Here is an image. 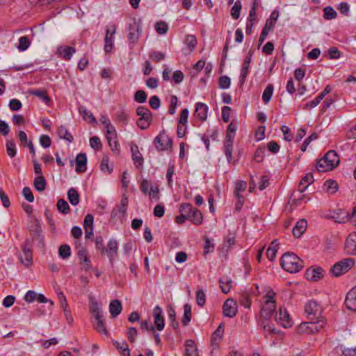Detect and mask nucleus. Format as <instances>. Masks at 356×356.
<instances>
[{
	"label": "nucleus",
	"mask_w": 356,
	"mask_h": 356,
	"mask_svg": "<svg viewBox=\"0 0 356 356\" xmlns=\"http://www.w3.org/2000/svg\"><path fill=\"white\" fill-rule=\"evenodd\" d=\"M147 94L143 90H137L134 95V100L140 104L144 103L147 100Z\"/></svg>",
	"instance_id": "6e6d98bb"
},
{
	"label": "nucleus",
	"mask_w": 356,
	"mask_h": 356,
	"mask_svg": "<svg viewBox=\"0 0 356 356\" xmlns=\"http://www.w3.org/2000/svg\"><path fill=\"white\" fill-rule=\"evenodd\" d=\"M276 320L285 328L290 327L292 325L291 318L285 308H280L279 315L278 316H276Z\"/></svg>",
	"instance_id": "9b49d317"
},
{
	"label": "nucleus",
	"mask_w": 356,
	"mask_h": 356,
	"mask_svg": "<svg viewBox=\"0 0 356 356\" xmlns=\"http://www.w3.org/2000/svg\"><path fill=\"white\" fill-rule=\"evenodd\" d=\"M185 44L189 48L190 51H193L197 44L196 37L193 35H187L185 38Z\"/></svg>",
	"instance_id": "603ef678"
},
{
	"label": "nucleus",
	"mask_w": 356,
	"mask_h": 356,
	"mask_svg": "<svg viewBox=\"0 0 356 356\" xmlns=\"http://www.w3.org/2000/svg\"><path fill=\"white\" fill-rule=\"evenodd\" d=\"M355 264L353 258H346L337 262L331 268L330 273L334 277L346 273Z\"/></svg>",
	"instance_id": "0eeeda50"
},
{
	"label": "nucleus",
	"mask_w": 356,
	"mask_h": 356,
	"mask_svg": "<svg viewBox=\"0 0 356 356\" xmlns=\"http://www.w3.org/2000/svg\"><path fill=\"white\" fill-rule=\"evenodd\" d=\"M177 104H178L177 97L176 95H172L170 97V108L168 110V113L170 115H174L175 113Z\"/></svg>",
	"instance_id": "e2e57ef3"
},
{
	"label": "nucleus",
	"mask_w": 356,
	"mask_h": 356,
	"mask_svg": "<svg viewBox=\"0 0 356 356\" xmlns=\"http://www.w3.org/2000/svg\"><path fill=\"white\" fill-rule=\"evenodd\" d=\"M277 241L275 240L271 242L270 245L268 248L266 250V257L270 261H273L275 258L276 253H277Z\"/></svg>",
	"instance_id": "4c0bfd02"
},
{
	"label": "nucleus",
	"mask_w": 356,
	"mask_h": 356,
	"mask_svg": "<svg viewBox=\"0 0 356 356\" xmlns=\"http://www.w3.org/2000/svg\"><path fill=\"white\" fill-rule=\"evenodd\" d=\"M208 106L203 103L199 102L196 104L195 115L200 120L204 121L207 118Z\"/></svg>",
	"instance_id": "393cba45"
},
{
	"label": "nucleus",
	"mask_w": 356,
	"mask_h": 356,
	"mask_svg": "<svg viewBox=\"0 0 356 356\" xmlns=\"http://www.w3.org/2000/svg\"><path fill=\"white\" fill-rule=\"evenodd\" d=\"M111 138H112L111 140V142L109 143L108 141V145L110 146L111 150L115 153L118 154L120 152V145L118 143V141L117 140V134L116 131H115V135L113 137L111 136Z\"/></svg>",
	"instance_id": "5fc2aeb1"
},
{
	"label": "nucleus",
	"mask_w": 356,
	"mask_h": 356,
	"mask_svg": "<svg viewBox=\"0 0 356 356\" xmlns=\"http://www.w3.org/2000/svg\"><path fill=\"white\" fill-rule=\"evenodd\" d=\"M307 226V222L305 219L299 220L293 228V234L295 237L299 238L305 232Z\"/></svg>",
	"instance_id": "4be33fe9"
},
{
	"label": "nucleus",
	"mask_w": 356,
	"mask_h": 356,
	"mask_svg": "<svg viewBox=\"0 0 356 356\" xmlns=\"http://www.w3.org/2000/svg\"><path fill=\"white\" fill-rule=\"evenodd\" d=\"M33 185L35 188L40 192L45 190L47 186V181L43 176H38L34 179Z\"/></svg>",
	"instance_id": "c9c22d12"
},
{
	"label": "nucleus",
	"mask_w": 356,
	"mask_h": 356,
	"mask_svg": "<svg viewBox=\"0 0 356 356\" xmlns=\"http://www.w3.org/2000/svg\"><path fill=\"white\" fill-rule=\"evenodd\" d=\"M323 17L325 19L330 20L337 17V13L331 6H327L323 9Z\"/></svg>",
	"instance_id": "3c124183"
},
{
	"label": "nucleus",
	"mask_w": 356,
	"mask_h": 356,
	"mask_svg": "<svg viewBox=\"0 0 356 356\" xmlns=\"http://www.w3.org/2000/svg\"><path fill=\"white\" fill-rule=\"evenodd\" d=\"M191 204L189 203H183L179 207V212L181 213L180 216H176V222L177 224L184 223L187 218V214L189 211H191Z\"/></svg>",
	"instance_id": "6ab92c4d"
},
{
	"label": "nucleus",
	"mask_w": 356,
	"mask_h": 356,
	"mask_svg": "<svg viewBox=\"0 0 356 356\" xmlns=\"http://www.w3.org/2000/svg\"><path fill=\"white\" fill-rule=\"evenodd\" d=\"M122 305L121 302L118 300L111 301L109 304V312L112 318H116L122 312Z\"/></svg>",
	"instance_id": "5701e85b"
},
{
	"label": "nucleus",
	"mask_w": 356,
	"mask_h": 356,
	"mask_svg": "<svg viewBox=\"0 0 356 356\" xmlns=\"http://www.w3.org/2000/svg\"><path fill=\"white\" fill-rule=\"evenodd\" d=\"M102 123L105 125V128L106 129V139H107V141H108L109 143L111 142V139L112 138H111V136L112 137H113V136L115 135V127L111 124V122L109 120V119L108 118H106V116H102L101 119H100Z\"/></svg>",
	"instance_id": "b1692460"
},
{
	"label": "nucleus",
	"mask_w": 356,
	"mask_h": 356,
	"mask_svg": "<svg viewBox=\"0 0 356 356\" xmlns=\"http://www.w3.org/2000/svg\"><path fill=\"white\" fill-rule=\"evenodd\" d=\"M127 207H123L122 205L118 206L117 209H113L111 211V217L112 219L118 218L121 221L123 220L124 216L127 214Z\"/></svg>",
	"instance_id": "473e14b6"
},
{
	"label": "nucleus",
	"mask_w": 356,
	"mask_h": 356,
	"mask_svg": "<svg viewBox=\"0 0 356 356\" xmlns=\"http://www.w3.org/2000/svg\"><path fill=\"white\" fill-rule=\"evenodd\" d=\"M93 326L97 332L107 334L103 315L94 317Z\"/></svg>",
	"instance_id": "c756f323"
},
{
	"label": "nucleus",
	"mask_w": 356,
	"mask_h": 356,
	"mask_svg": "<svg viewBox=\"0 0 356 356\" xmlns=\"http://www.w3.org/2000/svg\"><path fill=\"white\" fill-rule=\"evenodd\" d=\"M104 51L106 53H109L112 51L114 46V36L109 35V31L106 33L104 38Z\"/></svg>",
	"instance_id": "58836bf2"
},
{
	"label": "nucleus",
	"mask_w": 356,
	"mask_h": 356,
	"mask_svg": "<svg viewBox=\"0 0 356 356\" xmlns=\"http://www.w3.org/2000/svg\"><path fill=\"white\" fill-rule=\"evenodd\" d=\"M152 316L154 318V324H152L148 321H143L140 324V329L143 332H152L155 331H162L165 327V320L163 315L162 308L156 305L152 312Z\"/></svg>",
	"instance_id": "7ed1b4c3"
},
{
	"label": "nucleus",
	"mask_w": 356,
	"mask_h": 356,
	"mask_svg": "<svg viewBox=\"0 0 356 356\" xmlns=\"http://www.w3.org/2000/svg\"><path fill=\"white\" fill-rule=\"evenodd\" d=\"M140 24L137 22H134L132 24H129L128 39L133 44H135L139 38L140 34Z\"/></svg>",
	"instance_id": "ddd939ff"
},
{
	"label": "nucleus",
	"mask_w": 356,
	"mask_h": 356,
	"mask_svg": "<svg viewBox=\"0 0 356 356\" xmlns=\"http://www.w3.org/2000/svg\"><path fill=\"white\" fill-rule=\"evenodd\" d=\"M155 147L158 151H164L171 147L172 145V140L166 136L165 140L163 139L161 141V135L157 136L154 140Z\"/></svg>",
	"instance_id": "f3484780"
},
{
	"label": "nucleus",
	"mask_w": 356,
	"mask_h": 356,
	"mask_svg": "<svg viewBox=\"0 0 356 356\" xmlns=\"http://www.w3.org/2000/svg\"><path fill=\"white\" fill-rule=\"evenodd\" d=\"M247 187V184L244 181H239L236 183L235 190H234V195L240 196L241 195L240 193L245 191Z\"/></svg>",
	"instance_id": "13d9d810"
},
{
	"label": "nucleus",
	"mask_w": 356,
	"mask_h": 356,
	"mask_svg": "<svg viewBox=\"0 0 356 356\" xmlns=\"http://www.w3.org/2000/svg\"><path fill=\"white\" fill-rule=\"evenodd\" d=\"M79 112L85 120H89L92 123H97V120L93 115L85 106H80L79 107Z\"/></svg>",
	"instance_id": "a19ab883"
},
{
	"label": "nucleus",
	"mask_w": 356,
	"mask_h": 356,
	"mask_svg": "<svg viewBox=\"0 0 356 356\" xmlns=\"http://www.w3.org/2000/svg\"><path fill=\"white\" fill-rule=\"evenodd\" d=\"M345 304L348 309L356 311V286L347 293Z\"/></svg>",
	"instance_id": "4468645a"
},
{
	"label": "nucleus",
	"mask_w": 356,
	"mask_h": 356,
	"mask_svg": "<svg viewBox=\"0 0 356 356\" xmlns=\"http://www.w3.org/2000/svg\"><path fill=\"white\" fill-rule=\"evenodd\" d=\"M345 248L348 254H356V232L349 234L345 243Z\"/></svg>",
	"instance_id": "a211bd4d"
},
{
	"label": "nucleus",
	"mask_w": 356,
	"mask_h": 356,
	"mask_svg": "<svg viewBox=\"0 0 356 356\" xmlns=\"http://www.w3.org/2000/svg\"><path fill=\"white\" fill-rule=\"evenodd\" d=\"M265 155V148L264 147H258L254 155V159L257 162H261L264 160Z\"/></svg>",
	"instance_id": "69168bd1"
},
{
	"label": "nucleus",
	"mask_w": 356,
	"mask_h": 356,
	"mask_svg": "<svg viewBox=\"0 0 356 356\" xmlns=\"http://www.w3.org/2000/svg\"><path fill=\"white\" fill-rule=\"evenodd\" d=\"M186 356H198L197 348L194 341L189 339L185 343Z\"/></svg>",
	"instance_id": "cd10ccee"
},
{
	"label": "nucleus",
	"mask_w": 356,
	"mask_h": 356,
	"mask_svg": "<svg viewBox=\"0 0 356 356\" xmlns=\"http://www.w3.org/2000/svg\"><path fill=\"white\" fill-rule=\"evenodd\" d=\"M314 181L313 175L312 173H307L302 178L300 184L298 186V191L300 193H303L306 188Z\"/></svg>",
	"instance_id": "c85d7f7f"
},
{
	"label": "nucleus",
	"mask_w": 356,
	"mask_h": 356,
	"mask_svg": "<svg viewBox=\"0 0 356 356\" xmlns=\"http://www.w3.org/2000/svg\"><path fill=\"white\" fill-rule=\"evenodd\" d=\"M67 198L70 202L73 205L76 206L79 203V194L76 190L71 188L67 191Z\"/></svg>",
	"instance_id": "e433bc0d"
},
{
	"label": "nucleus",
	"mask_w": 356,
	"mask_h": 356,
	"mask_svg": "<svg viewBox=\"0 0 356 356\" xmlns=\"http://www.w3.org/2000/svg\"><path fill=\"white\" fill-rule=\"evenodd\" d=\"M29 231L31 238H26L21 245L25 260L22 259L21 254L19 256V260L26 267H29L33 264L32 243H37L39 247H43L44 245V237L42 235V228L38 220L31 227Z\"/></svg>",
	"instance_id": "f257e3e1"
},
{
	"label": "nucleus",
	"mask_w": 356,
	"mask_h": 356,
	"mask_svg": "<svg viewBox=\"0 0 356 356\" xmlns=\"http://www.w3.org/2000/svg\"><path fill=\"white\" fill-rule=\"evenodd\" d=\"M76 172H84L86 170L87 158L84 153H79L76 157Z\"/></svg>",
	"instance_id": "412c9836"
},
{
	"label": "nucleus",
	"mask_w": 356,
	"mask_h": 356,
	"mask_svg": "<svg viewBox=\"0 0 356 356\" xmlns=\"http://www.w3.org/2000/svg\"><path fill=\"white\" fill-rule=\"evenodd\" d=\"M131 152L134 164L138 169L141 170L143 168L144 159L136 144L132 143L131 145Z\"/></svg>",
	"instance_id": "f8f14e48"
},
{
	"label": "nucleus",
	"mask_w": 356,
	"mask_h": 356,
	"mask_svg": "<svg viewBox=\"0 0 356 356\" xmlns=\"http://www.w3.org/2000/svg\"><path fill=\"white\" fill-rule=\"evenodd\" d=\"M166 311H167L168 317V320L170 321V325L175 330H177L179 324V322L176 319V312H175L174 307L172 305H169L167 306Z\"/></svg>",
	"instance_id": "a878e982"
},
{
	"label": "nucleus",
	"mask_w": 356,
	"mask_h": 356,
	"mask_svg": "<svg viewBox=\"0 0 356 356\" xmlns=\"http://www.w3.org/2000/svg\"><path fill=\"white\" fill-rule=\"evenodd\" d=\"M29 95L39 97L46 104H49L51 102V98L49 97L45 90H29Z\"/></svg>",
	"instance_id": "7c9ffc66"
},
{
	"label": "nucleus",
	"mask_w": 356,
	"mask_h": 356,
	"mask_svg": "<svg viewBox=\"0 0 356 356\" xmlns=\"http://www.w3.org/2000/svg\"><path fill=\"white\" fill-rule=\"evenodd\" d=\"M77 256L81 264H83L85 262L90 263V259L88 256V253L85 248L80 247L79 248Z\"/></svg>",
	"instance_id": "49530a36"
},
{
	"label": "nucleus",
	"mask_w": 356,
	"mask_h": 356,
	"mask_svg": "<svg viewBox=\"0 0 356 356\" xmlns=\"http://www.w3.org/2000/svg\"><path fill=\"white\" fill-rule=\"evenodd\" d=\"M118 242L114 238H111L106 245V247H104L103 251L101 252V254H106L109 263L111 266H113L115 258L118 256Z\"/></svg>",
	"instance_id": "6e6552de"
},
{
	"label": "nucleus",
	"mask_w": 356,
	"mask_h": 356,
	"mask_svg": "<svg viewBox=\"0 0 356 356\" xmlns=\"http://www.w3.org/2000/svg\"><path fill=\"white\" fill-rule=\"evenodd\" d=\"M76 53V49L73 47L60 46L57 48L56 54L63 57L65 60H70L73 54Z\"/></svg>",
	"instance_id": "2eb2a0df"
},
{
	"label": "nucleus",
	"mask_w": 356,
	"mask_h": 356,
	"mask_svg": "<svg viewBox=\"0 0 356 356\" xmlns=\"http://www.w3.org/2000/svg\"><path fill=\"white\" fill-rule=\"evenodd\" d=\"M275 296V293L272 289H269L266 295L263 298L264 303L260 311V317L262 318V321L259 322V325L263 327L264 332L269 334H279V332H275L272 325L266 321L272 317L276 309Z\"/></svg>",
	"instance_id": "f03ea898"
},
{
	"label": "nucleus",
	"mask_w": 356,
	"mask_h": 356,
	"mask_svg": "<svg viewBox=\"0 0 356 356\" xmlns=\"http://www.w3.org/2000/svg\"><path fill=\"white\" fill-rule=\"evenodd\" d=\"M189 111L187 108H184L181 111L178 122L179 124L186 125L188 122Z\"/></svg>",
	"instance_id": "774afa93"
},
{
	"label": "nucleus",
	"mask_w": 356,
	"mask_h": 356,
	"mask_svg": "<svg viewBox=\"0 0 356 356\" xmlns=\"http://www.w3.org/2000/svg\"><path fill=\"white\" fill-rule=\"evenodd\" d=\"M191 307L189 304H185L184 305V315L181 318V323L184 326H186L188 325L189 322L191 320Z\"/></svg>",
	"instance_id": "f704fd0d"
},
{
	"label": "nucleus",
	"mask_w": 356,
	"mask_h": 356,
	"mask_svg": "<svg viewBox=\"0 0 356 356\" xmlns=\"http://www.w3.org/2000/svg\"><path fill=\"white\" fill-rule=\"evenodd\" d=\"M56 207L58 210L63 214H67L70 211L69 204L64 199H59L57 202Z\"/></svg>",
	"instance_id": "de8ad7c7"
},
{
	"label": "nucleus",
	"mask_w": 356,
	"mask_h": 356,
	"mask_svg": "<svg viewBox=\"0 0 356 356\" xmlns=\"http://www.w3.org/2000/svg\"><path fill=\"white\" fill-rule=\"evenodd\" d=\"M113 344L118 350L122 352V356H130L129 346L125 341H113Z\"/></svg>",
	"instance_id": "72a5a7b5"
},
{
	"label": "nucleus",
	"mask_w": 356,
	"mask_h": 356,
	"mask_svg": "<svg viewBox=\"0 0 356 356\" xmlns=\"http://www.w3.org/2000/svg\"><path fill=\"white\" fill-rule=\"evenodd\" d=\"M89 309L93 317L102 315V310L98 302L93 297L89 298Z\"/></svg>",
	"instance_id": "bb28decb"
},
{
	"label": "nucleus",
	"mask_w": 356,
	"mask_h": 356,
	"mask_svg": "<svg viewBox=\"0 0 356 356\" xmlns=\"http://www.w3.org/2000/svg\"><path fill=\"white\" fill-rule=\"evenodd\" d=\"M223 314L229 318L236 316L237 312V305L233 299H227L225 301L222 306Z\"/></svg>",
	"instance_id": "9d476101"
},
{
	"label": "nucleus",
	"mask_w": 356,
	"mask_h": 356,
	"mask_svg": "<svg viewBox=\"0 0 356 356\" xmlns=\"http://www.w3.org/2000/svg\"><path fill=\"white\" fill-rule=\"evenodd\" d=\"M232 151H233V144H229V143L224 144L225 154L226 156L227 162L229 164H234L235 163V161L233 159V157H232Z\"/></svg>",
	"instance_id": "a18cd8bd"
},
{
	"label": "nucleus",
	"mask_w": 356,
	"mask_h": 356,
	"mask_svg": "<svg viewBox=\"0 0 356 356\" xmlns=\"http://www.w3.org/2000/svg\"><path fill=\"white\" fill-rule=\"evenodd\" d=\"M323 308L320 304L314 300L308 301L305 306V312L310 320H314L321 315Z\"/></svg>",
	"instance_id": "1a4fd4ad"
},
{
	"label": "nucleus",
	"mask_w": 356,
	"mask_h": 356,
	"mask_svg": "<svg viewBox=\"0 0 356 356\" xmlns=\"http://www.w3.org/2000/svg\"><path fill=\"white\" fill-rule=\"evenodd\" d=\"M136 114L140 116V119L152 120V114L147 107L138 106L136 109Z\"/></svg>",
	"instance_id": "2f4dec72"
},
{
	"label": "nucleus",
	"mask_w": 356,
	"mask_h": 356,
	"mask_svg": "<svg viewBox=\"0 0 356 356\" xmlns=\"http://www.w3.org/2000/svg\"><path fill=\"white\" fill-rule=\"evenodd\" d=\"M206 301L205 293L202 289H199L196 292V302L199 306L204 305Z\"/></svg>",
	"instance_id": "680f3d73"
},
{
	"label": "nucleus",
	"mask_w": 356,
	"mask_h": 356,
	"mask_svg": "<svg viewBox=\"0 0 356 356\" xmlns=\"http://www.w3.org/2000/svg\"><path fill=\"white\" fill-rule=\"evenodd\" d=\"M274 87L272 84H268L262 94V99L265 104H268L273 95Z\"/></svg>",
	"instance_id": "c03bdc74"
},
{
	"label": "nucleus",
	"mask_w": 356,
	"mask_h": 356,
	"mask_svg": "<svg viewBox=\"0 0 356 356\" xmlns=\"http://www.w3.org/2000/svg\"><path fill=\"white\" fill-rule=\"evenodd\" d=\"M155 29L159 34H165L168 30V24L164 22H158L155 24Z\"/></svg>",
	"instance_id": "4d7b16f0"
},
{
	"label": "nucleus",
	"mask_w": 356,
	"mask_h": 356,
	"mask_svg": "<svg viewBox=\"0 0 356 356\" xmlns=\"http://www.w3.org/2000/svg\"><path fill=\"white\" fill-rule=\"evenodd\" d=\"M58 254L63 259H67L71 254L70 245L67 244L61 245L58 248Z\"/></svg>",
	"instance_id": "8fccbe9b"
},
{
	"label": "nucleus",
	"mask_w": 356,
	"mask_h": 356,
	"mask_svg": "<svg viewBox=\"0 0 356 356\" xmlns=\"http://www.w3.org/2000/svg\"><path fill=\"white\" fill-rule=\"evenodd\" d=\"M191 211L187 214L188 220H191L193 224L199 225L202 222V214L200 211L191 205Z\"/></svg>",
	"instance_id": "aec40b11"
},
{
	"label": "nucleus",
	"mask_w": 356,
	"mask_h": 356,
	"mask_svg": "<svg viewBox=\"0 0 356 356\" xmlns=\"http://www.w3.org/2000/svg\"><path fill=\"white\" fill-rule=\"evenodd\" d=\"M100 168L102 171H107L108 174H110L113 171V168L110 167L108 165V157L107 156H104L103 157L100 164Z\"/></svg>",
	"instance_id": "052dcab7"
},
{
	"label": "nucleus",
	"mask_w": 356,
	"mask_h": 356,
	"mask_svg": "<svg viewBox=\"0 0 356 356\" xmlns=\"http://www.w3.org/2000/svg\"><path fill=\"white\" fill-rule=\"evenodd\" d=\"M30 46V40L28 36H22L19 39L18 49L21 51L26 50Z\"/></svg>",
	"instance_id": "864d4df0"
},
{
	"label": "nucleus",
	"mask_w": 356,
	"mask_h": 356,
	"mask_svg": "<svg viewBox=\"0 0 356 356\" xmlns=\"http://www.w3.org/2000/svg\"><path fill=\"white\" fill-rule=\"evenodd\" d=\"M306 277L312 281H316L323 277L324 270L321 267L310 268L306 270Z\"/></svg>",
	"instance_id": "dca6fc26"
},
{
	"label": "nucleus",
	"mask_w": 356,
	"mask_h": 356,
	"mask_svg": "<svg viewBox=\"0 0 356 356\" xmlns=\"http://www.w3.org/2000/svg\"><path fill=\"white\" fill-rule=\"evenodd\" d=\"M242 4L241 0H236L231 9V15L233 19H237L240 17Z\"/></svg>",
	"instance_id": "37998d69"
},
{
	"label": "nucleus",
	"mask_w": 356,
	"mask_h": 356,
	"mask_svg": "<svg viewBox=\"0 0 356 356\" xmlns=\"http://www.w3.org/2000/svg\"><path fill=\"white\" fill-rule=\"evenodd\" d=\"M218 83L221 89H227L230 86L231 80L227 76H222L220 77Z\"/></svg>",
	"instance_id": "338daca9"
},
{
	"label": "nucleus",
	"mask_w": 356,
	"mask_h": 356,
	"mask_svg": "<svg viewBox=\"0 0 356 356\" xmlns=\"http://www.w3.org/2000/svg\"><path fill=\"white\" fill-rule=\"evenodd\" d=\"M58 134L60 138L65 139L69 142H72L74 140L73 136L64 126H60L58 129Z\"/></svg>",
	"instance_id": "ea45409f"
},
{
	"label": "nucleus",
	"mask_w": 356,
	"mask_h": 356,
	"mask_svg": "<svg viewBox=\"0 0 356 356\" xmlns=\"http://www.w3.org/2000/svg\"><path fill=\"white\" fill-rule=\"evenodd\" d=\"M282 268L291 273H297L303 267V261L292 252H285L280 259Z\"/></svg>",
	"instance_id": "39448f33"
},
{
	"label": "nucleus",
	"mask_w": 356,
	"mask_h": 356,
	"mask_svg": "<svg viewBox=\"0 0 356 356\" xmlns=\"http://www.w3.org/2000/svg\"><path fill=\"white\" fill-rule=\"evenodd\" d=\"M339 163V156L334 150L328 151L323 158L318 160L316 169L319 172H326L332 170Z\"/></svg>",
	"instance_id": "423d86ee"
},
{
	"label": "nucleus",
	"mask_w": 356,
	"mask_h": 356,
	"mask_svg": "<svg viewBox=\"0 0 356 356\" xmlns=\"http://www.w3.org/2000/svg\"><path fill=\"white\" fill-rule=\"evenodd\" d=\"M325 186L327 188V191L330 193H334L338 188L337 182L331 179L326 181Z\"/></svg>",
	"instance_id": "bf43d9fd"
},
{
	"label": "nucleus",
	"mask_w": 356,
	"mask_h": 356,
	"mask_svg": "<svg viewBox=\"0 0 356 356\" xmlns=\"http://www.w3.org/2000/svg\"><path fill=\"white\" fill-rule=\"evenodd\" d=\"M250 65H242V68L241 70L240 75V84L241 86L243 85L245 81L246 77L249 73Z\"/></svg>",
	"instance_id": "0e129e2a"
},
{
	"label": "nucleus",
	"mask_w": 356,
	"mask_h": 356,
	"mask_svg": "<svg viewBox=\"0 0 356 356\" xmlns=\"http://www.w3.org/2000/svg\"><path fill=\"white\" fill-rule=\"evenodd\" d=\"M222 292L227 293L232 288V280L227 277H222L219 280Z\"/></svg>",
	"instance_id": "79ce46f5"
},
{
	"label": "nucleus",
	"mask_w": 356,
	"mask_h": 356,
	"mask_svg": "<svg viewBox=\"0 0 356 356\" xmlns=\"http://www.w3.org/2000/svg\"><path fill=\"white\" fill-rule=\"evenodd\" d=\"M327 323L324 317H318L299 325L298 334H316L321 332H327Z\"/></svg>",
	"instance_id": "20e7f679"
},
{
	"label": "nucleus",
	"mask_w": 356,
	"mask_h": 356,
	"mask_svg": "<svg viewBox=\"0 0 356 356\" xmlns=\"http://www.w3.org/2000/svg\"><path fill=\"white\" fill-rule=\"evenodd\" d=\"M6 152L10 158H13L16 156L17 149L15 143L13 140H7L6 144Z\"/></svg>",
	"instance_id": "09e8293b"
}]
</instances>
